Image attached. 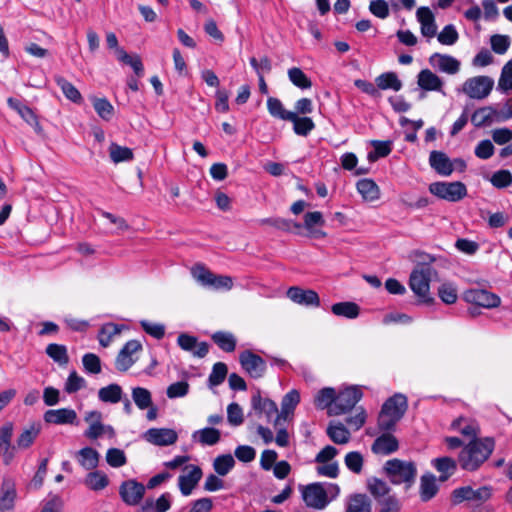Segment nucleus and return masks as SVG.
<instances>
[{
  "label": "nucleus",
  "instance_id": "nucleus-46",
  "mask_svg": "<svg viewBox=\"0 0 512 512\" xmlns=\"http://www.w3.org/2000/svg\"><path fill=\"white\" fill-rule=\"evenodd\" d=\"M367 488L377 501L383 500L391 490L385 481L376 477L367 480Z\"/></svg>",
  "mask_w": 512,
  "mask_h": 512
},
{
  "label": "nucleus",
  "instance_id": "nucleus-7",
  "mask_svg": "<svg viewBox=\"0 0 512 512\" xmlns=\"http://www.w3.org/2000/svg\"><path fill=\"white\" fill-rule=\"evenodd\" d=\"M362 392L356 387L346 388L336 393L335 403L330 407V415H342L352 410L362 398Z\"/></svg>",
  "mask_w": 512,
  "mask_h": 512
},
{
  "label": "nucleus",
  "instance_id": "nucleus-36",
  "mask_svg": "<svg viewBox=\"0 0 512 512\" xmlns=\"http://www.w3.org/2000/svg\"><path fill=\"white\" fill-rule=\"evenodd\" d=\"M346 512H371V500L365 494H353L347 500Z\"/></svg>",
  "mask_w": 512,
  "mask_h": 512
},
{
  "label": "nucleus",
  "instance_id": "nucleus-39",
  "mask_svg": "<svg viewBox=\"0 0 512 512\" xmlns=\"http://www.w3.org/2000/svg\"><path fill=\"white\" fill-rule=\"evenodd\" d=\"M77 458L83 468L92 470L98 465L99 453L91 447H85L77 452Z\"/></svg>",
  "mask_w": 512,
  "mask_h": 512
},
{
  "label": "nucleus",
  "instance_id": "nucleus-32",
  "mask_svg": "<svg viewBox=\"0 0 512 512\" xmlns=\"http://www.w3.org/2000/svg\"><path fill=\"white\" fill-rule=\"evenodd\" d=\"M326 433L335 444H346L349 442L351 434L346 426L339 421H331L326 429Z\"/></svg>",
  "mask_w": 512,
  "mask_h": 512
},
{
  "label": "nucleus",
  "instance_id": "nucleus-41",
  "mask_svg": "<svg viewBox=\"0 0 512 512\" xmlns=\"http://www.w3.org/2000/svg\"><path fill=\"white\" fill-rule=\"evenodd\" d=\"M336 397V391L334 388L325 387L318 391L314 398V404L318 409H328L330 415V407L334 405Z\"/></svg>",
  "mask_w": 512,
  "mask_h": 512
},
{
  "label": "nucleus",
  "instance_id": "nucleus-21",
  "mask_svg": "<svg viewBox=\"0 0 512 512\" xmlns=\"http://www.w3.org/2000/svg\"><path fill=\"white\" fill-rule=\"evenodd\" d=\"M251 405L258 414H264L268 422L279 414L277 404L269 398H263L259 391L252 395Z\"/></svg>",
  "mask_w": 512,
  "mask_h": 512
},
{
  "label": "nucleus",
  "instance_id": "nucleus-38",
  "mask_svg": "<svg viewBox=\"0 0 512 512\" xmlns=\"http://www.w3.org/2000/svg\"><path fill=\"white\" fill-rule=\"evenodd\" d=\"M357 191L366 201H374L379 198L380 191L372 179H361L356 184Z\"/></svg>",
  "mask_w": 512,
  "mask_h": 512
},
{
  "label": "nucleus",
  "instance_id": "nucleus-57",
  "mask_svg": "<svg viewBox=\"0 0 512 512\" xmlns=\"http://www.w3.org/2000/svg\"><path fill=\"white\" fill-rule=\"evenodd\" d=\"M227 372L228 369L225 363H215L208 378L209 385L211 387L220 385L225 380Z\"/></svg>",
  "mask_w": 512,
  "mask_h": 512
},
{
  "label": "nucleus",
  "instance_id": "nucleus-11",
  "mask_svg": "<svg viewBox=\"0 0 512 512\" xmlns=\"http://www.w3.org/2000/svg\"><path fill=\"white\" fill-rule=\"evenodd\" d=\"M508 120L503 109L497 110L491 106L477 109L471 116V122L475 127L490 126Z\"/></svg>",
  "mask_w": 512,
  "mask_h": 512
},
{
  "label": "nucleus",
  "instance_id": "nucleus-54",
  "mask_svg": "<svg viewBox=\"0 0 512 512\" xmlns=\"http://www.w3.org/2000/svg\"><path fill=\"white\" fill-rule=\"evenodd\" d=\"M108 483V477L100 471L90 472L85 479V484L95 491L104 489Z\"/></svg>",
  "mask_w": 512,
  "mask_h": 512
},
{
  "label": "nucleus",
  "instance_id": "nucleus-29",
  "mask_svg": "<svg viewBox=\"0 0 512 512\" xmlns=\"http://www.w3.org/2000/svg\"><path fill=\"white\" fill-rule=\"evenodd\" d=\"M439 487L436 477L432 473H426L420 478V498L423 502H428L436 496Z\"/></svg>",
  "mask_w": 512,
  "mask_h": 512
},
{
  "label": "nucleus",
  "instance_id": "nucleus-31",
  "mask_svg": "<svg viewBox=\"0 0 512 512\" xmlns=\"http://www.w3.org/2000/svg\"><path fill=\"white\" fill-rule=\"evenodd\" d=\"M432 465L441 474V482L448 480L457 470V461L447 456L434 459Z\"/></svg>",
  "mask_w": 512,
  "mask_h": 512
},
{
  "label": "nucleus",
  "instance_id": "nucleus-5",
  "mask_svg": "<svg viewBox=\"0 0 512 512\" xmlns=\"http://www.w3.org/2000/svg\"><path fill=\"white\" fill-rule=\"evenodd\" d=\"M429 191L440 199L457 202L467 195L466 186L456 182H434L429 185Z\"/></svg>",
  "mask_w": 512,
  "mask_h": 512
},
{
  "label": "nucleus",
  "instance_id": "nucleus-53",
  "mask_svg": "<svg viewBox=\"0 0 512 512\" xmlns=\"http://www.w3.org/2000/svg\"><path fill=\"white\" fill-rule=\"evenodd\" d=\"M288 78L293 85L300 89H309L312 87V81L298 67H293L288 70Z\"/></svg>",
  "mask_w": 512,
  "mask_h": 512
},
{
  "label": "nucleus",
  "instance_id": "nucleus-6",
  "mask_svg": "<svg viewBox=\"0 0 512 512\" xmlns=\"http://www.w3.org/2000/svg\"><path fill=\"white\" fill-rule=\"evenodd\" d=\"M494 87V80L489 76L468 78L462 86V91L471 99L482 100L488 97Z\"/></svg>",
  "mask_w": 512,
  "mask_h": 512
},
{
  "label": "nucleus",
  "instance_id": "nucleus-2",
  "mask_svg": "<svg viewBox=\"0 0 512 512\" xmlns=\"http://www.w3.org/2000/svg\"><path fill=\"white\" fill-rule=\"evenodd\" d=\"M303 502L308 508L323 510L340 492L339 486L333 483L314 482L299 485Z\"/></svg>",
  "mask_w": 512,
  "mask_h": 512
},
{
  "label": "nucleus",
  "instance_id": "nucleus-10",
  "mask_svg": "<svg viewBox=\"0 0 512 512\" xmlns=\"http://www.w3.org/2000/svg\"><path fill=\"white\" fill-rule=\"evenodd\" d=\"M242 368L252 377L261 378L264 376L267 366L265 360L250 350H245L239 355Z\"/></svg>",
  "mask_w": 512,
  "mask_h": 512
},
{
  "label": "nucleus",
  "instance_id": "nucleus-26",
  "mask_svg": "<svg viewBox=\"0 0 512 512\" xmlns=\"http://www.w3.org/2000/svg\"><path fill=\"white\" fill-rule=\"evenodd\" d=\"M417 84L425 91H442V79L429 69H423L417 76Z\"/></svg>",
  "mask_w": 512,
  "mask_h": 512
},
{
  "label": "nucleus",
  "instance_id": "nucleus-14",
  "mask_svg": "<svg viewBox=\"0 0 512 512\" xmlns=\"http://www.w3.org/2000/svg\"><path fill=\"white\" fill-rule=\"evenodd\" d=\"M287 297L294 303L307 307H318L320 298L316 291L292 286L287 290Z\"/></svg>",
  "mask_w": 512,
  "mask_h": 512
},
{
  "label": "nucleus",
  "instance_id": "nucleus-44",
  "mask_svg": "<svg viewBox=\"0 0 512 512\" xmlns=\"http://www.w3.org/2000/svg\"><path fill=\"white\" fill-rule=\"evenodd\" d=\"M375 82L377 87L382 90L392 89L394 91H399L402 88V82L394 72H386L379 75L375 79Z\"/></svg>",
  "mask_w": 512,
  "mask_h": 512
},
{
  "label": "nucleus",
  "instance_id": "nucleus-16",
  "mask_svg": "<svg viewBox=\"0 0 512 512\" xmlns=\"http://www.w3.org/2000/svg\"><path fill=\"white\" fill-rule=\"evenodd\" d=\"M142 349V345L137 340L128 341L123 348L119 351L116 360L115 367L120 372L127 371L134 363L133 353Z\"/></svg>",
  "mask_w": 512,
  "mask_h": 512
},
{
  "label": "nucleus",
  "instance_id": "nucleus-43",
  "mask_svg": "<svg viewBox=\"0 0 512 512\" xmlns=\"http://www.w3.org/2000/svg\"><path fill=\"white\" fill-rule=\"evenodd\" d=\"M267 109L272 117L285 121L292 119L294 113L286 110L282 102L275 97H269L267 99Z\"/></svg>",
  "mask_w": 512,
  "mask_h": 512
},
{
  "label": "nucleus",
  "instance_id": "nucleus-8",
  "mask_svg": "<svg viewBox=\"0 0 512 512\" xmlns=\"http://www.w3.org/2000/svg\"><path fill=\"white\" fill-rule=\"evenodd\" d=\"M492 496V488L490 486H482L474 490L471 486L459 487L452 492V501L454 504H460L464 501H472L483 503Z\"/></svg>",
  "mask_w": 512,
  "mask_h": 512
},
{
  "label": "nucleus",
  "instance_id": "nucleus-18",
  "mask_svg": "<svg viewBox=\"0 0 512 512\" xmlns=\"http://www.w3.org/2000/svg\"><path fill=\"white\" fill-rule=\"evenodd\" d=\"M189 470L187 474L180 475L178 486L183 496H189L202 478V470L199 466L189 465L185 467Z\"/></svg>",
  "mask_w": 512,
  "mask_h": 512
},
{
  "label": "nucleus",
  "instance_id": "nucleus-56",
  "mask_svg": "<svg viewBox=\"0 0 512 512\" xmlns=\"http://www.w3.org/2000/svg\"><path fill=\"white\" fill-rule=\"evenodd\" d=\"M400 421L399 415L393 416L389 412L381 410L378 416V428L381 431L390 432L396 427V424Z\"/></svg>",
  "mask_w": 512,
  "mask_h": 512
},
{
  "label": "nucleus",
  "instance_id": "nucleus-49",
  "mask_svg": "<svg viewBox=\"0 0 512 512\" xmlns=\"http://www.w3.org/2000/svg\"><path fill=\"white\" fill-rule=\"evenodd\" d=\"M132 399L140 410H146L153 403L151 392L143 387L132 388Z\"/></svg>",
  "mask_w": 512,
  "mask_h": 512
},
{
  "label": "nucleus",
  "instance_id": "nucleus-1",
  "mask_svg": "<svg viewBox=\"0 0 512 512\" xmlns=\"http://www.w3.org/2000/svg\"><path fill=\"white\" fill-rule=\"evenodd\" d=\"M495 449L493 437L472 439L458 455V462L463 470L477 471L491 456Z\"/></svg>",
  "mask_w": 512,
  "mask_h": 512
},
{
  "label": "nucleus",
  "instance_id": "nucleus-13",
  "mask_svg": "<svg viewBox=\"0 0 512 512\" xmlns=\"http://www.w3.org/2000/svg\"><path fill=\"white\" fill-rule=\"evenodd\" d=\"M119 494L124 503L135 506L143 499L145 486L136 480H127L121 484Z\"/></svg>",
  "mask_w": 512,
  "mask_h": 512
},
{
  "label": "nucleus",
  "instance_id": "nucleus-47",
  "mask_svg": "<svg viewBox=\"0 0 512 512\" xmlns=\"http://www.w3.org/2000/svg\"><path fill=\"white\" fill-rule=\"evenodd\" d=\"M293 123V130L295 134L299 136H307L314 128L315 124L309 117H299L295 112L293 113L292 119H289Z\"/></svg>",
  "mask_w": 512,
  "mask_h": 512
},
{
  "label": "nucleus",
  "instance_id": "nucleus-64",
  "mask_svg": "<svg viewBox=\"0 0 512 512\" xmlns=\"http://www.w3.org/2000/svg\"><path fill=\"white\" fill-rule=\"evenodd\" d=\"M459 38L458 32L454 25H446L437 35L438 41L443 45L451 46L457 42Z\"/></svg>",
  "mask_w": 512,
  "mask_h": 512
},
{
  "label": "nucleus",
  "instance_id": "nucleus-30",
  "mask_svg": "<svg viewBox=\"0 0 512 512\" xmlns=\"http://www.w3.org/2000/svg\"><path fill=\"white\" fill-rule=\"evenodd\" d=\"M192 439L202 446H213L220 441L221 432L214 427H205L203 429L194 431L192 434Z\"/></svg>",
  "mask_w": 512,
  "mask_h": 512
},
{
  "label": "nucleus",
  "instance_id": "nucleus-60",
  "mask_svg": "<svg viewBox=\"0 0 512 512\" xmlns=\"http://www.w3.org/2000/svg\"><path fill=\"white\" fill-rule=\"evenodd\" d=\"M438 296L445 304H454L457 301V289L452 283H443L438 288Z\"/></svg>",
  "mask_w": 512,
  "mask_h": 512
},
{
  "label": "nucleus",
  "instance_id": "nucleus-3",
  "mask_svg": "<svg viewBox=\"0 0 512 512\" xmlns=\"http://www.w3.org/2000/svg\"><path fill=\"white\" fill-rule=\"evenodd\" d=\"M383 472L394 485L405 486V489L411 488L417 477V466L413 461L393 458L383 466Z\"/></svg>",
  "mask_w": 512,
  "mask_h": 512
},
{
  "label": "nucleus",
  "instance_id": "nucleus-19",
  "mask_svg": "<svg viewBox=\"0 0 512 512\" xmlns=\"http://www.w3.org/2000/svg\"><path fill=\"white\" fill-rule=\"evenodd\" d=\"M177 344L184 351L191 352L193 356L198 358L205 357L209 352V345L206 342L198 343L195 336L181 333L177 338Z\"/></svg>",
  "mask_w": 512,
  "mask_h": 512
},
{
  "label": "nucleus",
  "instance_id": "nucleus-61",
  "mask_svg": "<svg viewBox=\"0 0 512 512\" xmlns=\"http://www.w3.org/2000/svg\"><path fill=\"white\" fill-rule=\"evenodd\" d=\"M227 420L231 426L237 427L243 424L244 415L238 403H230L227 407Z\"/></svg>",
  "mask_w": 512,
  "mask_h": 512
},
{
  "label": "nucleus",
  "instance_id": "nucleus-23",
  "mask_svg": "<svg viewBox=\"0 0 512 512\" xmlns=\"http://www.w3.org/2000/svg\"><path fill=\"white\" fill-rule=\"evenodd\" d=\"M398 448V440L389 432L377 437L371 446L372 452L377 455H389L396 452Z\"/></svg>",
  "mask_w": 512,
  "mask_h": 512
},
{
  "label": "nucleus",
  "instance_id": "nucleus-15",
  "mask_svg": "<svg viewBox=\"0 0 512 512\" xmlns=\"http://www.w3.org/2000/svg\"><path fill=\"white\" fill-rule=\"evenodd\" d=\"M143 437L147 442L156 446H169L178 439L176 431L169 428H150Z\"/></svg>",
  "mask_w": 512,
  "mask_h": 512
},
{
  "label": "nucleus",
  "instance_id": "nucleus-51",
  "mask_svg": "<svg viewBox=\"0 0 512 512\" xmlns=\"http://www.w3.org/2000/svg\"><path fill=\"white\" fill-rule=\"evenodd\" d=\"M235 460L231 454L219 455L214 459L213 468L220 476L227 475L234 467Z\"/></svg>",
  "mask_w": 512,
  "mask_h": 512
},
{
  "label": "nucleus",
  "instance_id": "nucleus-45",
  "mask_svg": "<svg viewBox=\"0 0 512 512\" xmlns=\"http://www.w3.org/2000/svg\"><path fill=\"white\" fill-rule=\"evenodd\" d=\"M56 84L60 87L63 94L74 103H80L82 100L81 93L79 90L67 79L62 76H55Z\"/></svg>",
  "mask_w": 512,
  "mask_h": 512
},
{
  "label": "nucleus",
  "instance_id": "nucleus-35",
  "mask_svg": "<svg viewBox=\"0 0 512 512\" xmlns=\"http://www.w3.org/2000/svg\"><path fill=\"white\" fill-rule=\"evenodd\" d=\"M331 311L336 316L355 319L360 314V307L355 302H338L331 306Z\"/></svg>",
  "mask_w": 512,
  "mask_h": 512
},
{
  "label": "nucleus",
  "instance_id": "nucleus-24",
  "mask_svg": "<svg viewBox=\"0 0 512 512\" xmlns=\"http://www.w3.org/2000/svg\"><path fill=\"white\" fill-rule=\"evenodd\" d=\"M416 17L421 25V34L424 37L433 38L437 34V25L435 22V16L430 8H418Z\"/></svg>",
  "mask_w": 512,
  "mask_h": 512
},
{
  "label": "nucleus",
  "instance_id": "nucleus-62",
  "mask_svg": "<svg viewBox=\"0 0 512 512\" xmlns=\"http://www.w3.org/2000/svg\"><path fill=\"white\" fill-rule=\"evenodd\" d=\"M344 462L351 472L359 474L362 471L364 460L360 452L352 451L347 453Z\"/></svg>",
  "mask_w": 512,
  "mask_h": 512
},
{
  "label": "nucleus",
  "instance_id": "nucleus-55",
  "mask_svg": "<svg viewBox=\"0 0 512 512\" xmlns=\"http://www.w3.org/2000/svg\"><path fill=\"white\" fill-rule=\"evenodd\" d=\"M372 145L374 147V151L368 154V159L370 161H375L378 158H383L388 156L392 151V142L391 141H380L374 140L372 141Z\"/></svg>",
  "mask_w": 512,
  "mask_h": 512
},
{
  "label": "nucleus",
  "instance_id": "nucleus-42",
  "mask_svg": "<svg viewBox=\"0 0 512 512\" xmlns=\"http://www.w3.org/2000/svg\"><path fill=\"white\" fill-rule=\"evenodd\" d=\"M123 390L118 384H109L98 391V398L105 403H118L122 400Z\"/></svg>",
  "mask_w": 512,
  "mask_h": 512
},
{
  "label": "nucleus",
  "instance_id": "nucleus-50",
  "mask_svg": "<svg viewBox=\"0 0 512 512\" xmlns=\"http://www.w3.org/2000/svg\"><path fill=\"white\" fill-rule=\"evenodd\" d=\"M118 60L126 65L131 66L138 77L144 74V67L141 58L138 55L131 56L124 49L118 50Z\"/></svg>",
  "mask_w": 512,
  "mask_h": 512
},
{
  "label": "nucleus",
  "instance_id": "nucleus-22",
  "mask_svg": "<svg viewBox=\"0 0 512 512\" xmlns=\"http://www.w3.org/2000/svg\"><path fill=\"white\" fill-rule=\"evenodd\" d=\"M43 419L48 424H74L77 420V414L71 408L50 409L44 413Z\"/></svg>",
  "mask_w": 512,
  "mask_h": 512
},
{
  "label": "nucleus",
  "instance_id": "nucleus-9",
  "mask_svg": "<svg viewBox=\"0 0 512 512\" xmlns=\"http://www.w3.org/2000/svg\"><path fill=\"white\" fill-rule=\"evenodd\" d=\"M463 299L470 304L483 308H495L501 303L498 295L485 289L471 288L463 293Z\"/></svg>",
  "mask_w": 512,
  "mask_h": 512
},
{
  "label": "nucleus",
  "instance_id": "nucleus-34",
  "mask_svg": "<svg viewBox=\"0 0 512 512\" xmlns=\"http://www.w3.org/2000/svg\"><path fill=\"white\" fill-rule=\"evenodd\" d=\"M211 339L224 352L231 353L236 348L237 339L231 332L217 331Z\"/></svg>",
  "mask_w": 512,
  "mask_h": 512
},
{
  "label": "nucleus",
  "instance_id": "nucleus-28",
  "mask_svg": "<svg viewBox=\"0 0 512 512\" xmlns=\"http://www.w3.org/2000/svg\"><path fill=\"white\" fill-rule=\"evenodd\" d=\"M408 408L407 398L403 394H395L388 398L382 405L381 410L389 412L393 416L399 415L401 420Z\"/></svg>",
  "mask_w": 512,
  "mask_h": 512
},
{
  "label": "nucleus",
  "instance_id": "nucleus-58",
  "mask_svg": "<svg viewBox=\"0 0 512 512\" xmlns=\"http://www.w3.org/2000/svg\"><path fill=\"white\" fill-rule=\"evenodd\" d=\"M191 274L203 286H210L213 279V273L207 269L203 264H195L191 268Z\"/></svg>",
  "mask_w": 512,
  "mask_h": 512
},
{
  "label": "nucleus",
  "instance_id": "nucleus-37",
  "mask_svg": "<svg viewBox=\"0 0 512 512\" xmlns=\"http://www.w3.org/2000/svg\"><path fill=\"white\" fill-rule=\"evenodd\" d=\"M325 221L323 215L319 211L307 212L304 215V227L310 232L313 237H324L326 234L320 230H315L316 226H324Z\"/></svg>",
  "mask_w": 512,
  "mask_h": 512
},
{
  "label": "nucleus",
  "instance_id": "nucleus-17",
  "mask_svg": "<svg viewBox=\"0 0 512 512\" xmlns=\"http://www.w3.org/2000/svg\"><path fill=\"white\" fill-rule=\"evenodd\" d=\"M432 67L450 75L457 74L460 70V61L451 55L434 53L429 57Z\"/></svg>",
  "mask_w": 512,
  "mask_h": 512
},
{
  "label": "nucleus",
  "instance_id": "nucleus-48",
  "mask_svg": "<svg viewBox=\"0 0 512 512\" xmlns=\"http://www.w3.org/2000/svg\"><path fill=\"white\" fill-rule=\"evenodd\" d=\"M109 155L115 164L120 162H128L134 158L132 149L120 146L116 143H111L109 146Z\"/></svg>",
  "mask_w": 512,
  "mask_h": 512
},
{
  "label": "nucleus",
  "instance_id": "nucleus-27",
  "mask_svg": "<svg viewBox=\"0 0 512 512\" xmlns=\"http://www.w3.org/2000/svg\"><path fill=\"white\" fill-rule=\"evenodd\" d=\"M451 429L458 431L463 436L472 437L473 439L478 438L480 428L478 423L470 418L458 417L451 423Z\"/></svg>",
  "mask_w": 512,
  "mask_h": 512
},
{
  "label": "nucleus",
  "instance_id": "nucleus-25",
  "mask_svg": "<svg viewBox=\"0 0 512 512\" xmlns=\"http://www.w3.org/2000/svg\"><path fill=\"white\" fill-rule=\"evenodd\" d=\"M430 166L442 176H449L452 174L454 167L453 162L449 157L441 151H432L429 156Z\"/></svg>",
  "mask_w": 512,
  "mask_h": 512
},
{
  "label": "nucleus",
  "instance_id": "nucleus-40",
  "mask_svg": "<svg viewBox=\"0 0 512 512\" xmlns=\"http://www.w3.org/2000/svg\"><path fill=\"white\" fill-rule=\"evenodd\" d=\"M45 352L49 358L60 366H65L69 363V355L65 345L51 343L47 345Z\"/></svg>",
  "mask_w": 512,
  "mask_h": 512
},
{
  "label": "nucleus",
  "instance_id": "nucleus-52",
  "mask_svg": "<svg viewBox=\"0 0 512 512\" xmlns=\"http://www.w3.org/2000/svg\"><path fill=\"white\" fill-rule=\"evenodd\" d=\"M93 107L100 118L105 121L112 119L114 115V107L106 98H93Z\"/></svg>",
  "mask_w": 512,
  "mask_h": 512
},
{
  "label": "nucleus",
  "instance_id": "nucleus-20",
  "mask_svg": "<svg viewBox=\"0 0 512 512\" xmlns=\"http://www.w3.org/2000/svg\"><path fill=\"white\" fill-rule=\"evenodd\" d=\"M101 418L102 415L98 411H91L86 415L85 420L90 422L89 428L84 433L87 438L97 439L105 433L114 434L111 426H105L101 423Z\"/></svg>",
  "mask_w": 512,
  "mask_h": 512
},
{
  "label": "nucleus",
  "instance_id": "nucleus-33",
  "mask_svg": "<svg viewBox=\"0 0 512 512\" xmlns=\"http://www.w3.org/2000/svg\"><path fill=\"white\" fill-rule=\"evenodd\" d=\"M40 432L41 424L39 422L30 424L28 427L23 429L22 433L18 436L16 441L17 448H29L34 443Z\"/></svg>",
  "mask_w": 512,
  "mask_h": 512
},
{
  "label": "nucleus",
  "instance_id": "nucleus-12",
  "mask_svg": "<svg viewBox=\"0 0 512 512\" xmlns=\"http://www.w3.org/2000/svg\"><path fill=\"white\" fill-rule=\"evenodd\" d=\"M299 402L300 394L297 390H291L285 394L281 401V410L273 420V425L279 426L282 425V423L292 421L294 410Z\"/></svg>",
  "mask_w": 512,
  "mask_h": 512
},
{
  "label": "nucleus",
  "instance_id": "nucleus-4",
  "mask_svg": "<svg viewBox=\"0 0 512 512\" xmlns=\"http://www.w3.org/2000/svg\"><path fill=\"white\" fill-rule=\"evenodd\" d=\"M433 273H435V271L431 267H421L420 269H414L409 278L411 290L426 303L434 301L429 295V284Z\"/></svg>",
  "mask_w": 512,
  "mask_h": 512
},
{
  "label": "nucleus",
  "instance_id": "nucleus-63",
  "mask_svg": "<svg viewBox=\"0 0 512 512\" xmlns=\"http://www.w3.org/2000/svg\"><path fill=\"white\" fill-rule=\"evenodd\" d=\"M119 333L120 329L117 325L113 323L103 325L98 336L100 345L107 347L110 344L113 336Z\"/></svg>",
  "mask_w": 512,
  "mask_h": 512
},
{
  "label": "nucleus",
  "instance_id": "nucleus-59",
  "mask_svg": "<svg viewBox=\"0 0 512 512\" xmlns=\"http://www.w3.org/2000/svg\"><path fill=\"white\" fill-rule=\"evenodd\" d=\"M497 89L502 92L512 90V59L503 66Z\"/></svg>",
  "mask_w": 512,
  "mask_h": 512
}]
</instances>
